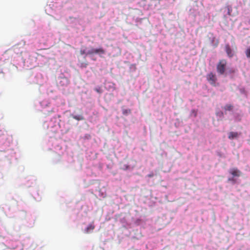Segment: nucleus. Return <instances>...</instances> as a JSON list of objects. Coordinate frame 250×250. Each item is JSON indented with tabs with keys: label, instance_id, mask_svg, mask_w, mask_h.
<instances>
[{
	"label": "nucleus",
	"instance_id": "obj_1",
	"mask_svg": "<svg viewBox=\"0 0 250 250\" xmlns=\"http://www.w3.org/2000/svg\"><path fill=\"white\" fill-rule=\"evenodd\" d=\"M227 64V62L225 59L219 60L216 66V69L220 75L225 74Z\"/></svg>",
	"mask_w": 250,
	"mask_h": 250
},
{
	"label": "nucleus",
	"instance_id": "obj_2",
	"mask_svg": "<svg viewBox=\"0 0 250 250\" xmlns=\"http://www.w3.org/2000/svg\"><path fill=\"white\" fill-rule=\"evenodd\" d=\"M207 80L208 81L210 84L213 86L215 85L217 78L215 74H213L212 72H210L207 75Z\"/></svg>",
	"mask_w": 250,
	"mask_h": 250
},
{
	"label": "nucleus",
	"instance_id": "obj_3",
	"mask_svg": "<svg viewBox=\"0 0 250 250\" xmlns=\"http://www.w3.org/2000/svg\"><path fill=\"white\" fill-rule=\"evenodd\" d=\"M229 173L233 177H239L241 175L242 172L237 168H232L229 169Z\"/></svg>",
	"mask_w": 250,
	"mask_h": 250
},
{
	"label": "nucleus",
	"instance_id": "obj_4",
	"mask_svg": "<svg viewBox=\"0 0 250 250\" xmlns=\"http://www.w3.org/2000/svg\"><path fill=\"white\" fill-rule=\"evenodd\" d=\"M225 51L229 58H232L234 56V52L231 49L229 44H226L225 45Z\"/></svg>",
	"mask_w": 250,
	"mask_h": 250
},
{
	"label": "nucleus",
	"instance_id": "obj_5",
	"mask_svg": "<svg viewBox=\"0 0 250 250\" xmlns=\"http://www.w3.org/2000/svg\"><path fill=\"white\" fill-rule=\"evenodd\" d=\"M239 134H239L237 132L231 131L229 133L228 138L230 140H233L234 139H236V138H238Z\"/></svg>",
	"mask_w": 250,
	"mask_h": 250
},
{
	"label": "nucleus",
	"instance_id": "obj_6",
	"mask_svg": "<svg viewBox=\"0 0 250 250\" xmlns=\"http://www.w3.org/2000/svg\"><path fill=\"white\" fill-rule=\"evenodd\" d=\"M95 229V226L94 224H90L88 225V226L86 228L85 230V232L86 233H88L91 232L93 230V229Z\"/></svg>",
	"mask_w": 250,
	"mask_h": 250
},
{
	"label": "nucleus",
	"instance_id": "obj_7",
	"mask_svg": "<svg viewBox=\"0 0 250 250\" xmlns=\"http://www.w3.org/2000/svg\"><path fill=\"white\" fill-rule=\"evenodd\" d=\"M223 108L225 111H232L233 109V106L230 104H227Z\"/></svg>",
	"mask_w": 250,
	"mask_h": 250
},
{
	"label": "nucleus",
	"instance_id": "obj_8",
	"mask_svg": "<svg viewBox=\"0 0 250 250\" xmlns=\"http://www.w3.org/2000/svg\"><path fill=\"white\" fill-rule=\"evenodd\" d=\"M95 54H104L105 51L102 48L94 49Z\"/></svg>",
	"mask_w": 250,
	"mask_h": 250
},
{
	"label": "nucleus",
	"instance_id": "obj_9",
	"mask_svg": "<svg viewBox=\"0 0 250 250\" xmlns=\"http://www.w3.org/2000/svg\"><path fill=\"white\" fill-rule=\"evenodd\" d=\"M123 114L127 116L131 113V110L130 109H122Z\"/></svg>",
	"mask_w": 250,
	"mask_h": 250
},
{
	"label": "nucleus",
	"instance_id": "obj_10",
	"mask_svg": "<svg viewBox=\"0 0 250 250\" xmlns=\"http://www.w3.org/2000/svg\"><path fill=\"white\" fill-rule=\"evenodd\" d=\"M245 53L247 57L248 58H250V47H249L246 49Z\"/></svg>",
	"mask_w": 250,
	"mask_h": 250
},
{
	"label": "nucleus",
	"instance_id": "obj_11",
	"mask_svg": "<svg viewBox=\"0 0 250 250\" xmlns=\"http://www.w3.org/2000/svg\"><path fill=\"white\" fill-rule=\"evenodd\" d=\"M236 71H237L236 69H235L233 68H231L229 70V71H228V73L229 74H234V73H236Z\"/></svg>",
	"mask_w": 250,
	"mask_h": 250
},
{
	"label": "nucleus",
	"instance_id": "obj_12",
	"mask_svg": "<svg viewBox=\"0 0 250 250\" xmlns=\"http://www.w3.org/2000/svg\"><path fill=\"white\" fill-rule=\"evenodd\" d=\"M191 114L193 115L194 117H195L197 115V111L195 109H193L191 110Z\"/></svg>",
	"mask_w": 250,
	"mask_h": 250
},
{
	"label": "nucleus",
	"instance_id": "obj_13",
	"mask_svg": "<svg viewBox=\"0 0 250 250\" xmlns=\"http://www.w3.org/2000/svg\"><path fill=\"white\" fill-rule=\"evenodd\" d=\"M87 54H88V55H92V54H95L94 49L92 48L90 50H89L87 52Z\"/></svg>",
	"mask_w": 250,
	"mask_h": 250
},
{
	"label": "nucleus",
	"instance_id": "obj_14",
	"mask_svg": "<svg viewBox=\"0 0 250 250\" xmlns=\"http://www.w3.org/2000/svg\"><path fill=\"white\" fill-rule=\"evenodd\" d=\"M235 120L237 121H240L241 120V116L239 114L237 115L235 117Z\"/></svg>",
	"mask_w": 250,
	"mask_h": 250
},
{
	"label": "nucleus",
	"instance_id": "obj_15",
	"mask_svg": "<svg viewBox=\"0 0 250 250\" xmlns=\"http://www.w3.org/2000/svg\"><path fill=\"white\" fill-rule=\"evenodd\" d=\"M95 90L98 93H101L102 92L101 90L100 89V88H96L95 89Z\"/></svg>",
	"mask_w": 250,
	"mask_h": 250
},
{
	"label": "nucleus",
	"instance_id": "obj_16",
	"mask_svg": "<svg viewBox=\"0 0 250 250\" xmlns=\"http://www.w3.org/2000/svg\"><path fill=\"white\" fill-rule=\"evenodd\" d=\"M73 118H74V119H75L76 120H82L83 119V118H80L79 117H78L77 116H74Z\"/></svg>",
	"mask_w": 250,
	"mask_h": 250
},
{
	"label": "nucleus",
	"instance_id": "obj_17",
	"mask_svg": "<svg viewBox=\"0 0 250 250\" xmlns=\"http://www.w3.org/2000/svg\"><path fill=\"white\" fill-rule=\"evenodd\" d=\"M228 180H229V181H232V182H233V183H235V180H234V178H229V179H228Z\"/></svg>",
	"mask_w": 250,
	"mask_h": 250
},
{
	"label": "nucleus",
	"instance_id": "obj_18",
	"mask_svg": "<svg viewBox=\"0 0 250 250\" xmlns=\"http://www.w3.org/2000/svg\"><path fill=\"white\" fill-rule=\"evenodd\" d=\"M80 53H81V55H83V54H84L85 53V51L84 50H81L80 51Z\"/></svg>",
	"mask_w": 250,
	"mask_h": 250
},
{
	"label": "nucleus",
	"instance_id": "obj_19",
	"mask_svg": "<svg viewBox=\"0 0 250 250\" xmlns=\"http://www.w3.org/2000/svg\"><path fill=\"white\" fill-rule=\"evenodd\" d=\"M152 176H153V175H150H150H148V177H152Z\"/></svg>",
	"mask_w": 250,
	"mask_h": 250
},
{
	"label": "nucleus",
	"instance_id": "obj_20",
	"mask_svg": "<svg viewBox=\"0 0 250 250\" xmlns=\"http://www.w3.org/2000/svg\"><path fill=\"white\" fill-rule=\"evenodd\" d=\"M249 23L250 24V21H249Z\"/></svg>",
	"mask_w": 250,
	"mask_h": 250
}]
</instances>
